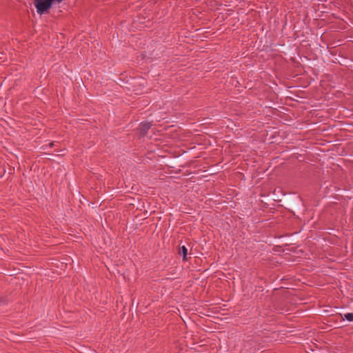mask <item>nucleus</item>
<instances>
[{
  "label": "nucleus",
  "instance_id": "obj_4",
  "mask_svg": "<svg viewBox=\"0 0 353 353\" xmlns=\"http://www.w3.org/2000/svg\"><path fill=\"white\" fill-rule=\"evenodd\" d=\"M141 127L143 130H148V128L150 127V123H141Z\"/></svg>",
  "mask_w": 353,
  "mask_h": 353
},
{
  "label": "nucleus",
  "instance_id": "obj_3",
  "mask_svg": "<svg viewBox=\"0 0 353 353\" xmlns=\"http://www.w3.org/2000/svg\"><path fill=\"white\" fill-rule=\"evenodd\" d=\"M345 320H347L349 322L353 321V313H347L344 314V318H343Z\"/></svg>",
  "mask_w": 353,
  "mask_h": 353
},
{
  "label": "nucleus",
  "instance_id": "obj_1",
  "mask_svg": "<svg viewBox=\"0 0 353 353\" xmlns=\"http://www.w3.org/2000/svg\"><path fill=\"white\" fill-rule=\"evenodd\" d=\"M35 6L36 12L39 15H43L49 9H50L52 3L54 2L60 3L63 0H30Z\"/></svg>",
  "mask_w": 353,
  "mask_h": 353
},
{
  "label": "nucleus",
  "instance_id": "obj_2",
  "mask_svg": "<svg viewBox=\"0 0 353 353\" xmlns=\"http://www.w3.org/2000/svg\"><path fill=\"white\" fill-rule=\"evenodd\" d=\"M179 254L183 256V259L185 260L187 258L188 254V250L185 246H181V248H179Z\"/></svg>",
  "mask_w": 353,
  "mask_h": 353
}]
</instances>
